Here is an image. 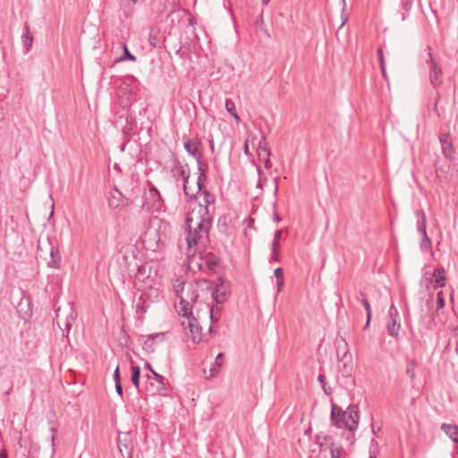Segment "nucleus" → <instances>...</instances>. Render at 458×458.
<instances>
[{
  "label": "nucleus",
  "instance_id": "nucleus-1",
  "mask_svg": "<svg viewBox=\"0 0 458 458\" xmlns=\"http://www.w3.org/2000/svg\"><path fill=\"white\" fill-rule=\"evenodd\" d=\"M212 226V217L196 213V209L189 212L185 218V236L178 240V247L187 257L194 256L196 247L204 238H208Z\"/></svg>",
  "mask_w": 458,
  "mask_h": 458
},
{
  "label": "nucleus",
  "instance_id": "nucleus-2",
  "mask_svg": "<svg viewBox=\"0 0 458 458\" xmlns=\"http://www.w3.org/2000/svg\"><path fill=\"white\" fill-rule=\"evenodd\" d=\"M211 285V282L208 279L202 278L195 280L189 284L186 293L180 295L179 309L177 310L178 315L181 317L193 315V307L197 303L199 293L198 287L201 289H208Z\"/></svg>",
  "mask_w": 458,
  "mask_h": 458
},
{
  "label": "nucleus",
  "instance_id": "nucleus-3",
  "mask_svg": "<svg viewBox=\"0 0 458 458\" xmlns=\"http://www.w3.org/2000/svg\"><path fill=\"white\" fill-rule=\"evenodd\" d=\"M330 419L332 424L337 428H345L354 431L359 424V410L357 405H350L346 411L335 403H332Z\"/></svg>",
  "mask_w": 458,
  "mask_h": 458
},
{
  "label": "nucleus",
  "instance_id": "nucleus-4",
  "mask_svg": "<svg viewBox=\"0 0 458 458\" xmlns=\"http://www.w3.org/2000/svg\"><path fill=\"white\" fill-rule=\"evenodd\" d=\"M37 259L43 261L48 267L58 269L61 267V255L49 237L40 239L38 243Z\"/></svg>",
  "mask_w": 458,
  "mask_h": 458
},
{
  "label": "nucleus",
  "instance_id": "nucleus-5",
  "mask_svg": "<svg viewBox=\"0 0 458 458\" xmlns=\"http://www.w3.org/2000/svg\"><path fill=\"white\" fill-rule=\"evenodd\" d=\"M169 226L168 223L159 220L157 226L150 225L142 236V244L147 250L156 251L164 245V239L165 238V232Z\"/></svg>",
  "mask_w": 458,
  "mask_h": 458
},
{
  "label": "nucleus",
  "instance_id": "nucleus-6",
  "mask_svg": "<svg viewBox=\"0 0 458 458\" xmlns=\"http://www.w3.org/2000/svg\"><path fill=\"white\" fill-rule=\"evenodd\" d=\"M144 368L148 369L152 376H146V391L150 395L166 396L169 394L170 386L165 377L157 373L149 362H145Z\"/></svg>",
  "mask_w": 458,
  "mask_h": 458
},
{
  "label": "nucleus",
  "instance_id": "nucleus-7",
  "mask_svg": "<svg viewBox=\"0 0 458 458\" xmlns=\"http://www.w3.org/2000/svg\"><path fill=\"white\" fill-rule=\"evenodd\" d=\"M171 173L176 181H178L179 178L182 179V188L185 196L190 199L195 198V191L189 186L191 171L188 164H182L177 157H175L173 161Z\"/></svg>",
  "mask_w": 458,
  "mask_h": 458
},
{
  "label": "nucleus",
  "instance_id": "nucleus-8",
  "mask_svg": "<svg viewBox=\"0 0 458 458\" xmlns=\"http://www.w3.org/2000/svg\"><path fill=\"white\" fill-rule=\"evenodd\" d=\"M181 322V325L186 331L188 337L191 339L193 343H200L202 341V327L199 324V314L197 310V317L193 315L184 316Z\"/></svg>",
  "mask_w": 458,
  "mask_h": 458
},
{
  "label": "nucleus",
  "instance_id": "nucleus-9",
  "mask_svg": "<svg viewBox=\"0 0 458 458\" xmlns=\"http://www.w3.org/2000/svg\"><path fill=\"white\" fill-rule=\"evenodd\" d=\"M148 191L144 193L141 208L148 212L159 211L163 206V199L159 191L148 182Z\"/></svg>",
  "mask_w": 458,
  "mask_h": 458
},
{
  "label": "nucleus",
  "instance_id": "nucleus-10",
  "mask_svg": "<svg viewBox=\"0 0 458 458\" xmlns=\"http://www.w3.org/2000/svg\"><path fill=\"white\" fill-rule=\"evenodd\" d=\"M400 328L399 311L397 308L392 304L388 310V320L386 323L387 333L389 335L397 338L399 336Z\"/></svg>",
  "mask_w": 458,
  "mask_h": 458
},
{
  "label": "nucleus",
  "instance_id": "nucleus-11",
  "mask_svg": "<svg viewBox=\"0 0 458 458\" xmlns=\"http://www.w3.org/2000/svg\"><path fill=\"white\" fill-rule=\"evenodd\" d=\"M56 316V324L59 328L62 330V336L68 338L69 332L72 327V323L74 322V317L72 315V309L69 308V313L66 315H61V309L58 308L55 310Z\"/></svg>",
  "mask_w": 458,
  "mask_h": 458
},
{
  "label": "nucleus",
  "instance_id": "nucleus-12",
  "mask_svg": "<svg viewBox=\"0 0 458 458\" xmlns=\"http://www.w3.org/2000/svg\"><path fill=\"white\" fill-rule=\"evenodd\" d=\"M108 207L114 210H122L129 205V199L114 187L109 191L108 195Z\"/></svg>",
  "mask_w": 458,
  "mask_h": 458
},
{
  "label": "nucleus",
  "instance_id": "nucleus-13",
  "mask_svg": "<svg viewBox=\"0 0 458 458\" xmlns=\"http://www.w3.org/2000/svg\"><path fill=\"white\" fill-rule=\"evenodd\" d=\"M182 140L185 150L190 155L194 157L197 162L199 163V161H200L201 158V153L199 151V148L201 145L200 140L197 137L194 139H188L185 136H182Z\"/></svg>",
  "mask_w": 458,
  "mask_h": 458
},
{
  "label": "nucleus",
  "instance_id": "nucleus-14",
  "mask_svg": "<svg viewBox=\"0 0 458 458\" xmlns=\"http://www.w3.org/2000/svg\"><path fill=\"white\" fill-rule=\"evenodd\" d=\"M203 196V202H200L196 213L202 214V216H209V207L215 205L216 198L208 190H203L200 192H195Z\"/></svg>",
  "mask_w": 458,
  "mask_h": 458
},
{
  "label": "nucleus",
  "instance_id": "nucleus-15",
  "mask_svg": "<svg viewBox=\"0 0 458 458\" xmlns=\"http://www.w3.org/2000/svg\"><path fill=\"white\" fill-rule=\"evenodd\" d=\"M428 50H430V48H428ZM428 58L430 63L429 81L431 85L434 88H437L442 83V69L434 61L433 55L430 53V51H428Z\"/></svg>",
  "mask_w": 458,
  "mask_h": 458
},
{
  "label": "nucleus",
  "instance_id": "nucleus-16",
  "mask_svg": "<svg viewBox=\"0 0 458 458\" xmlns=\"http://www.w3.org/2000/svg\"><path fill=\"white\" fill-rule=\"evenodd\" d=\"M219 285L213 287V284L211 283V285L208 290H211V295L213 300L217 304H222L225 301L229 291L227 289V286L225 285L224 281L222 279H219Z\"/></svg>",
  "mask_w": 458,
  "mask_h": 458
},
{
  "label": "nucleus",
  "instance_id": "nucleus-17",
  "mask_svg": "<svg viewBox=\"0 0 458 458\" xmlns=\"http://www.w3.org/2000/svg\"><path fill=\"white\" fill-rule=\"evenodd\" d=\"M439 141L443 155L447 158H452L454 154V147L450 133H443L439 135Z\"/></svg>",
  "mask_w": 458,
  "mask_h": 458
},
{
  "label": "nucleus",
  "instance_id": "nucleus-18",
  "mask_svg": "<svg viewBox=\"0 0 458 458\" xmlns=\"http://www.w3.org/2000/svg\"><path fill=\"white\" fill-rule=\"evenodd\" d=\"M34 40V37L32 32L30 31V26L28 22L24 23L22 34H21V43L23 47V54H28L32 47Z\"/></svg>",
  "mask_w": 458,
  "mask_h": 458
},
{
  "label": "nucleus",
  "instance_id": "nucleus-19",
  "mask_svg": "<svg viewBox=\"0 0 458 458\" xmlns=\"http://www.w3.org/2000/svg\"><path fill=\"white\" fill-rule=\"evenodd\" d=\"M335 344L336 346V357H337L338 362L344 361L346 358H349V360L351 361L352 357L349 352L348 344L345 342V340L344 339H341V340L336 339Z\"/></svg>",
  "mask_w": 458,
  "mask_h": 458
},
{
  "label": "nucleus",
  "instance_id": "nucleus-20",
  "mask_svg": "<svg viewBox=\"0 0 458 458\" xmlns=\"http://www.w3.org/2000/svg\"><path fill=\"white\" fill-rule=\"evenodd\" d=\"M208 163L199 161L198 163V170H199V176L197 179V191L195 192H200L204 189V184L207 181V173H208Z\"/></svg>",
  "mask_w": 458,
  "mask_h": 458
},
{
  "label": "nucleus",
  "instance_id": "nucleus-21",
  "mask_svg": "<svg viewBox=\"0 0 458 458\" xmlns=\"http://www.w3.org/2000/svg\"><path fill=\"white\" fill-rule=\"evenodd\" d=\"M355 300L357 301H360L366 310V315H367V321L364 326V329H367L370 324L371 317H372V310L370 304L367 298H365V293L361 291L358 292L355 295Z\"/></svg>",
  "mask_w": 458,
  "mask_h": 458
},
{
  "label": "nucleus",
  "instance_id": "nucleus-22",
  "mask_svg": "<svg viewBox=\"0 0 458 458\" xmlns=\"http://www.w3.org/2000/svg\"><path fill=\"white\" fill-rule=\"evenodd\" d=\"M434 278V289L443 288L445 285V271L443 267L436 268L432 274Z\"/></svg>",
  "mask_w": 458,
  "mask_h": 458
},
{
  "label": "nucleus",
  "instance_id": "nucleus-23",
  "mask_svg": "<svg viewBox=\"0 0 458 458\" xmlns=\"http://www.w3.org/2000/svg\"><path fill=\"white\" fill-rule=\"evenodd\" d=\"M441 429L448 436L455 444H458V426L455 424L443 423Z\"/></svg>",
  "mask_w": 458,
  "mask_h": 458
},
{
  "label": "nucleus",
  "instance_id": "nucleus-24",
  "mask_svg": "<svg viewBox=\"0 0 458 458\" xmlns=\"http://www.w3.org/2000/svg\"><path fill=\"white\" fill-rule=\"evenodd\" d=\"M202 260L205 266L209 269H214L218 264V258L213 252L206 253Z\"/></svg>",
  "mask_w": 458,
  "mask_h": 458
},
{
  "label": "nucleus",
  "instance_id": "nucleus-25",
  "mask_svg": "<svg viewBox=\"0 0 458 458\" xmlns=\"http://www.w3.org/2000/svg\"><path fill=\"white\" fill-rule=\"evenodd\" d=\"M257 154L259 161L264 163L266 168H270L272 166V164L269 159L270 151L268 148L257 149Z\"/></svg>",
  "mask_w": 458,
  "mask_h": 458
},
{
  "label": "nucleus",
  "instance_id": "nucleus-26",
  "mask_svg": "<svg viewBox=\"0 0 458 458\" xmlns=\"http://www.w3.org/2000/svg\"><path fill=\"white\" fill-rule=\"evenodd\" d=\"M332 437L327 434H324L323 432H320L316 436V443L319 445L320 450H323L326 448V445L327 443L331 442Z\"/></svg>",
  "mask_w": 458,
  "mask_h": 458
},
{
  "label": "nucleus",
  "instance_id": "nucleus-27",
  "mask_svg": "<svg viewBox=\"0 0 458 458\" xmlns=\"http://www.w3.org/2000/svg\"><path fill=\"white\" fill-rule=\"evenodd\" d=\"M140 368L139 366H131V380L132 385L139 390L140 389Z\"/></svg>",
  "mask_w": 458,
  "mask_h": 458
},
{
  "label": "nucleus",
  "instance_id": "nucleus-28",
  "mask_svg": "<svg viewBox=\"0 0 458 458\" xmlns=\"http://www.w3.org/2000/svg\"><path fill=\"white\" fill-rule=\"evenodd\" d=\"M185 284H186L185 280H183L182 278H177L174 280V282L173 284V287H174V291L177 297L180 298V295L184 293Z\"/></svg>",
  "mask_w": 458,
  "mask_h": 458
},
{
  "label": "nucleus",
  "instance_id": "nucleus-29",
  "mask_svg": "<svg viewBox=\"0 0 458 458\" xmlns=\"http://www.w3.org/2000/svg\"><path fill=\"white\" fill-rule=\"evenodd\" d=\"M344 454L342 446H336L335 443H330V455L331 458H343Z\"/></svg>",
  "mask_w": 458,
  "mask_h": 458
},
{
  "label": "nucleus",
  "instance_id": "nucleus-30",
  "mask_svg": "<svg viewBox=\"0 0 458 458\" xmlns=\"http://www.w3.org/2000/svg\"><path fill=\"white\" fill-rule=\"evenodd\" d=\"M123 55L119 57L118 59H116L115 60L116 63L123 62V61H126V60H130V61H132V62L136 61V56L134 55L131 54V52L129 51V49H128L126 45H123Z\"/></svg>",
  "mask_w": 458,
  "mask_h": 458
},
{
  "label": "nucleus",
  "instance_id": "nucleus-31",
  "mask_svg": "<svg viewBox=\"0 0 458 458\" xmlns=\"http://www.w3.org/2000/svg\"><path fill=\"white\" fill-rule=\"evenodd\" d=\"M205 310L209 316L211 323H216L218 320V318H216L215 314L219 312L220 310L216 309V310L215 308L213 306H210L209 304H205Z\"/></svg>",
  "mask_w": 458,
  "mask_h": 458
},
{
  "label": "nucleus",
  "instance_id": "nucleus-32",
  "mask_svg": "<svg viewBox=\"0 0 458 458\" xmlns=\"http://www.w3.org/2000/svg\"><path fill=\"white\" fill-rule=\"evenodd\" d=\"M415 367H416V362L414 360H410L408 363V366L406 368V370H405V373L409 377L411 381H413L415 379V371H414Z\"/></svg>",
  "mask_w": 458,
  "mask_h": 458
},
{
  "label": "nucleus",
  "instance_id": "nucleus-33",
  "mask_svg": "<svg viewBox=\"0 0 458 458\" xmlns=\"http://www.w3.org/2000/svg\"><path fill=\"white\" fill-rule=\"evenodd\" d=\"M149 45L153 47H156L158 43V36L157 31L151 30L148 36Z\"/></svg>",
  "mask_w": 458,
  "mask_h": 458
},
{
  "label": "nucleus",
  "instance_id": "nucleus-34",
  "mask_svg": "<svg viewBox=\"0 0 458 458\" xmlns=\"http://www.w3.org/2000/svg\"><path fill=\"white\" fill-rule=\"evenodd\" d=\"M445 300L444 297V293H443V291H440L437 294V310H439L443 309L445 307Z\"/></svg>",
  "mask_w": 458,
  "mask_h": 458
},
{
  "label": "nucleus",
  "instance_id": "nucleus-35",
  "mask_svg": "<svg viewBox=\"0 0 458 458\" xmlns=\"http://www.w3.org/2000/svg\"><path fill=\"white\" fill-rule=\"evenodd\" d=\"M344 365L341 369L342 375L344 377H350L352 371V368L350 364H348L345 360L343 361Z\"/></svg>",
  "mask_w": 458,
  "mask_h": 458
},
{
  "label": "nucleus",
  "instance_id": "nucleus-36",
  "mask_svg": "<svg viewBox=\"0 0 458 458\" xmlns=\"http://www.w3.org/2000/svg\"><path fill=\"white\" fill-rule=\"evenodd\" d=\"M225 109L230 114L236 112L235 104L232 99L227 98L225 100Z\"/></svg>",
  "mask_w": 458,
  "mask_h": 458
},
{
  "label": "nucleus",
  "instance_id": "nucleus-37",
  "mask_svg": "<svg viewBox=\"0 0 458 458\" xmlns=\"http://www.w3.org/2000/svg\"><path fill=\"white\" fill-rule=\"evenodd\" d=\"M418 230L423 233H427L426 230V217L424 215H422V217L420 220L418 221Z\"/></svg>",
  "mask_w": 458,
  "mask_h": 458
},
{
  "label": "nucleus",
  "instance_id": "nucleus-38",
  "mask_svg": "<svg viewBox=\"0 0 458 458\" xmlns=\"http://www.w3.org/2000/svg\"><path fill=\"white\" fill-rule=\"evenodd\" d=\"M413 4V0H402V7L405 13H409Z\"/></svg>",
  "mask_w": 458,
  "mask_h": 458
},
{
  "label": "nucleus",
  "instance_id": "nucleus-39",
  "mask_svg": "<svg viewBox=\"0 0 458 458\" xmlns=\"http://www.w3.org/2000/svg\"><path fill=\"white\" fill-rule=\"evenodd\" d=\"M377 55H378L381 72H384V64H385V57H384V53H383L382 47H379L377 49Z\"/></svg>",
  "mask_w": 458,
  "mask_h": 458
},
{
  "label": "nucleus",
  "instance_id": "nucleus-40",
  "mask_svg": "<svg viewBox=\"0 0 458 458\" xmlns=\"http://www.w3.org/2000/svg\"><path fill=\"white\" fill-rule=\"evenodd\" d=\"M318 382L320 383L324 392L327 394H329L330 393L327 390L326 388V377L325 375L323 374H319L318 377Z\"/></svg>",
  "mask_w": 458,
  "mask_h": 458
},
{
  "label": "nucleus",
  "instance_id": "nucleus-41",
  "mask_svg": "<svg viewBox=\"0 0 458 458\" xmlns=\"http://www.w3.org/2000/svg\"><path fill=\"white\" fill-rule=\"evenodd\" d=\"M430 246H431L430 239L428 238L427 233H423V239H422V242H421V247L422 248H430Z\"/></svg>",
  "mask_w": 458,
  "mask_h": 458
},
{
  "label": "nucleus",
  "instance_id": "nucleus-42",
  "mask_svg": "<svg viewBox=\"0 0 458 458\" xmlns=\"http://www.w3.org/2000/svg\"><path fill=\"white\" fill-rule=\"evenodd\" d=\"M224 357L225 354L223 352L218 353L216 357L215 365L217 366L218 368H221Z\"/></svg>",
  "mask_w": 458,
  "mask_h": 458
},
{
  "label": "nucleus",
  "instance_id": "nucleus-43",
  "mask_svg": "<svg viewBox=\"0 0 458 458\" xmlns=\"http://www.w3.org/2000/svg\"><path fill=\"white\" fill-rule=\"evenodd\" d=\"M274 276L276 280L284 279V271L281 267H277L274 270Z\"/></svg>",
  "mask_w": 458,
  "mask_h": 458
},
{
  "label": "nucleus",
  "instance_id": "nucleus-44",
  "mask_svg": "<svg viewBox=\"0 0 458 458\" xmlns=\"http://www.w3.org/2000/svg\"><path fill=\"white\" fill-rule=\"evenodd\" d=\"M114 384H116L117 382H121V376H120L119 366H117L116 369H114Z\"/></svg>",
  "mask_w": 458,
  "mask_h": 458
},
{
  "label": "nucleus",
  "instance_id": "nucleus-45",
  "mask_svg": "<svg viewBox=\"0 0 458 458\" xmlns=\"http://www.w3.org/2000/svg\"><path fill=\"white\" fill-rule=\"evenodd\" d=\"M219 369L217 366L214 364V366L210 369V375L208 377H213L217 375L219 372Z\"/></svg>",
  "mask_w": 458,
  "mask_h": 458
},
{
  "label": "nucleus",
  "instance_id": "nucleus-46",
  "mask_svg": "<svg viewBox=\"0 0 458 458\" xmlns=\"http://www.w3.org/2000/svg\"><path fill=\"white\" fill-rule=\"evenodd\" d=\"M280 243L279 242L273 240L272 242V252H279Z\"/></svg>",
  "mask_w": 458,
  "mask_h": 458
},
{
  "label": "nucleus",
  "instance_id": "nucleus-47",
  "mask_svg": "<svg viewBox=\"0 0 458 458\" xmlns=\"http://www.w3.org/2000/svg\"><path fill=\"white\" fill-rule=\"evenodd\" d=\"M264 148H267V147L266 146V138H265V136H262L257 149H264Z\"/></svg>",
  "mask_w": 458,
  "mask_h": 458
},
{
  "label": "nucleus",
  "instance_id": "nucleus-48",
  "mask_svg": "<svg viewBox=\"0 0 458 458\" xmlns=\"http://www.w3.org/2000/svg\"><path fill=\"white\" fill-rule=\"evenodd\" d=\"M115 391L120 396L123 395V386L121 385V382H117L115 384Z\"/></svg>",
  "mask_w": 458,
  "mask_h": 458
},
{
  "label": "nucleus",
  "instance_id": "nucleus-49",
  "mask_svg": "<svg viewBox=\"0 0 458 458\" xmlns=\"http://www.w3.org/2000/svg\"><path fill=\"white\" fill-rule=\"evenodd\" d=\"M279 260H280L279 259V252H272L271 257H270V262H272V261L278 262Z\"/></svg>",
  "mask_w": 458,
  "mask_h": 458
},
{
  "label": "nucleus",
  "instance_id": "nucleus-50",
  "mask_svg": "<svg viewBox=\"0 0 458 458\" xmlns=\"http://www.w3.org/2000/svg\"><path fill=\"white\" fill-rule=\"evenodd\" d=\"M282 233H283V230H276V233H275V235H274V239L273 240H276L277 242L280 241V238H281V235H282Z\"/></svg>",
  "mask_w": 458,
  "mask_h": 458
},
{
  "label": "nucleus",
  "instance_id": "nucleus-51",
  "mask_svg": "<svg viewBox=\"0 0 458 458\" xmlns=\"http://www.w3.org/2000/svg\"><path fill=\"white\" fill-rule=\"evenodd\" d=\"M284 285V279L276 280L277 291L280 292Z\"/></svg>",
  "mask_w": 458,
  "mask_h": 458
},
{
  "label": "nucleus",
  "instance_id": "nucleus-52",
  "mask_svg": "<svg viewBox=\"0 0 458 458\" xmlns=\"http://www.w3.org/2000/svg\"><path fill=\"white\" fill-rule=\"evenodd\" d=\"M0 458H8V453L5 449L0 450Z\"/></svg>",
  "mask_w": 458,
  "mask_h": 458
},
{
  "label": "nucleus",
  "instance_id": "nucleus-53",
  "mask_svg": "<svg viewBox=\"0 0 458 458\" xmlns=\"http://www.w3.org/2000/svg\"><path fill=\"white\" fill-rule=\"evenodd\" d=\"M263 22H264L263 16L260 15L259 19L256 21V26L259 27V25L263 24Z\"/></svg>",
  "mask_w": 458,
  "mask_h": 458
},
{
  "label": "nucleus",
  "instance_id": "nucleus-54",
  "mask_svg": "<svg viewBox=\"0 0 458 458\" xmlns=\"http://www.w3.org/2000/svg\"><path fill=\"white\" fill-rule=\"evenodd\" d=\"M281 219H282V218L279 216V215H278L276 212H275V213H274V220H275L276 222H280V221H281Z\"/></svg>",
  "mask_w": 458,
  "mask_h": 458
},
{
  "label": "nucleus",
  "instance_id": "nucleus-55",
  "mask_svg": "<svg viewBox=\"0 0 458 458\" xmlns=\"http://www.w3.org/2000/svg\"><path fill=\"white\" fill-rule=\"evenodd\" d=\"M454 337L457 339L456 344H458V327L454 330Z\"/></svg>",
  "mask_w": 458,
  "mask_h": 458
},
{
  "label": "nucleus",
  "instance_id": "nucleus-56",
  "mask_svg": "<svg viewBox=\"0 0 458 458\" xmlns=\"http://www.w3.org/2000/svg\"><path fill=\"white\" fill-rule=\"evenodd\" d=\"M232 115L234 117V119H235V121H236L237 123H240V122H241V118H240V116L238 115V114H237L236 112H235V113H233Z\"/></svg>",
  "mask_w": 458,
  "mask_h": 458
},
{
  "label": "nucleus",
  "instance_id": "nucleus-57",
  "mask_svg": "<svg viewBox=\"0 0 458 458\" xmlns=\"http://www.w3.org/2000/svg\"><path fill=\"white\" fill-rule=\"evenodd\" d=\"M51 445H52L53 452H55V436L54 435H52V437H51Z\"/></svg>",
  "mask_w": 458,
  "mask_h": 458
},
{
  "label": "nucleus",
  "instance_id": "nucleus-58",
  "mask_svg": "<svg viewBox=\"0 0 458 458\" xmlns=\"http://www.w3.org/2000/svg\"><path fill=\"white\" fill-rule=\"evenodd\" d=\"M382 75H383L384 79L387 80V75H386V64H384V72H382Z\"/></svg>",
  "mask_w": 458,
  "mask_h": 458
},
{
  "label": "nucleus",
  "instance_id": "nucleus-59",
  "mask_svg": "<svg viewBox=\"0 0 458 458\" xmlns=\"http://www.w3.org/2000/svg\"><path fill=\"white\" fill-rule=\"evenodd\" d=\"M275 181H276V186H275V192H274V193H275V195H276V194H277V191H278V184H277V182H276L277 178H276V179H275Z\"/></svg>",
  "mask_w": 458,
  "mask_h": 458
},
{
  "label": "nucleus",
  "instance_id": "nucleus-60",
  "mask_svg": "<svg viewBox=\"0 0 458 458\" xmlns=\"http://www.w3.org/2000/svg\"><path fill=\"white\" fill-rule=\"evenodd\" d=\"M208 333H209L210 335H212V334H215V333H216V332L214 331V328H213V327H212V326H210V327H209V328H208Z\"/></svg>",
  "mask_w": 458,
  "mask_h": 458
},
{
  "label": "nucleus",
  "instance_id": "nucleus-61",
  "mask_svg": "<svg viewBox=\"0 0 458 458\" xmlns=\"http://www.w3.org/2000/svg\"><path fill=\"white\" fill-rule=\"evenodd\" d=\"M244 152H245L246 155H249V149H248L247 142L245 143V146H244Z\"/></svg>",
  "mask_w": 458,
  "mask_h": 458
},
{
  "label": "nucleus",
  "instance_id": "nucleus-62",
  "mask_svg": "<svg viewBox=\"0 0 458 458\" xmlns=\"http://www.w3.org/2000/svg\"><path fill=\"white\" fill-rule=\"evenodd\" d=\"M369 458H376V454L370 451Z\"/></svg>",
  "mask_w": 458,
  "mask_h": 458
},
{
  "label": "nucleus",
  "instance_id": "nucleus-63",
  "mask_svg": "<svg viewBox=\"0 0 458 458\" xmlns=\"http://www.w3.org/2000/svg\"><path fill=\"white\" fill-rule=\"evenodd\" d=\"M270 0H262L263 4H267Z\"/></svg>",
  "mask_w": 458,
  "mask_h": 458
},
{
  "label": "nucleus",
  "instance_id": "nucleus-64",
  "mask_svg": "<svg viewBox=\"0 0 458 458\" xmlns=\"http://www.w3.org/2000/svg\"><path fill=\"white\" fill-rule=\"evenodd\" d=\"M455 353L458 355V344L455 345Z\"/></svg>",
  "mask_w": 458,
  "mask_h": 458
}]
</instances>
